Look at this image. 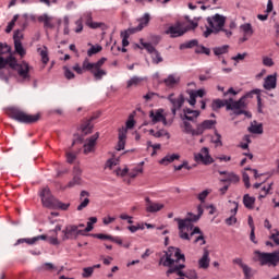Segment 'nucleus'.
<instances>
[{"instance_id":"f257e3e1","label":"nucleus","mask_w":279,"mask_h":279,"mask_svg":"<svg viewBox=\"0 0 279 279\" xmlns=\"http://www.w3.org/2000/svg\"><path fill=\"white\" fill-rule=\"evenodd\" d=\"M185 260L186 257H184V254H182L180 248L170 246L168 251L165 252V255L160 257L159 265L170 267L166 272L167 276L177 274V276H180L181 278L197 279V272L195 270H187L186 272L182 271L186 266L178 263H185Z\"/></svg>"},{"instance_id":"f03ea898","label":"nucleus","mask_w":279,"mask_h":279,"mask_svg":"<svg viewBox=\"0 0 279 279\" xmlns=\"http://www.w3.org/2000/svg\"><path fill=\"white\" fill-rule=\"evenodd\" d=\"M202 215H204V207L202 205L197 206V215L193 213H187V217L184 219L175 218L174 221L179 223V236L184 241H191V238L194 234H202V230L199 227L193 228V223L195 221H199L202 219Z\"/></svg>"},{"instance_id":"7ed1b4c3","label":"nucleus","mask_w":279,"mask_h":279,"mask_svg":"<svg viewBox=\"0 0 279 279\" xmlns=\"http://www.w3.org/2000/svg\"><path fill=\"white\" fill-rule=\"evenodd\" d=\"M5 53H10V46L0 44V69H5L9 64L11 69H17V74L22 77V82H29V64H19L12 56L3 57Z\"/></svg>"},{"instance_id":"20e7f679","label":"nucleus","mask_w":279,"mask_h":279,"mask_svg":"<svg viewBox=\"0 0 279 279\" xmlns=\"http://www.w3.org/2000/svg\"><path fill=\"white\" fill-rule=\"evenodd\" d=\"M207 25L206 31L203 33L205 38H208L210 34H219V32H225L227 38L232 36V31L223 29L226 25V16L220 14H215L210 17H207Z\"/></svg>"},{"instance_id":"39448f33","label":"nucleus","mask_w":279,"mask_h":279,"mask_svg":"<svg viewBox=\"0 0 279 279\" xmlns=\"http://www.w3.org/2000/svg\"><path fill=\"white\" fill-rule=\"evenodd\" d=\"M5 114L13 121H17V123H24L29 125L32 123H36L40 120V113L37 114H29L19 107H9L5 109Z\"/></svg>"},{"instance_id":"423d86ee","label":"nucleus","mask_w":279,"mask_h":279,"mask_svg":"<svg viewBox=\"0 0 279 279\" xmlns=\"http://www.w3.org/2000/svg\"><path fill=\"white\" fill-rule=\"evenodd\" d=\"M41 204L45 208H52L59 210H69L71 204L62 203L58 198H54L49 187H44L40 192Z\"/></svg>"},{"instance_id":"0eeeda50","label":"nucleus","mask_w":279,"mask_h":279,"mask_svg":"<svg viewBox=\"0 0 279 279\" xmlns=\"http://www.w3.org/2000/svg\"><path fill=\"white\" fill-rule=\"evenodd\" d=\"M106 60H108V59L102 57L96 63H90L88 61V58H86L83 61V69H85V71H89V73H92L94 75L95 80H97V81L102 80L104 76L108 75V72H106V70L101 69L104 66V64H106Z\"/></svg>"},{"instance_id":"6e6552de","label":"nucleus","mask_w":279,"mask_h":279,"mask_svg":"<svg viewBox=\"0 0 279 279\" xmlns=\"http://www.w3.org/2000/svg\"><path fill=\"white\" fill-rule=\"evenodd\" d=\"M106 60H108V59L102 57L96 63H90L88 61V58H86L83 61V69H85V71H89V73H92L94 75L95 80H97V81L102 80L104 76L108 75V72H106V70L101 69L104 66V64H106Z\"/></svg>"},{"instance_id":"1a4fd4ad","label":"nucleus","mask_w":279,"mask_h":279,"mask_svg":"<svg viewBox=\"0 0 279 279\" xmlns=\"http://www.w3.org/2000/svg\"><path fill=\"white\" fill-rule=\"evenodd\" d=\"M257 260L262 266L267 265V267H278L279 263V252L274 253H263L260 251H255Z\"/></svg>"},{"instance_id":"9d476101","label":"nucleus","mask_w":279,"mask_h":279,"mask_svg":"<svg viewBox=\"0 0 279 279\" xmlns=\"http://www.w3.org/2000/svg\"><path fill=\"white\" fill-rule=\"evenodd\" d=\"M80 235L84 236V231L77 229V225H68L62 230L61 239L62 241H75Z\"/></svg>"},{"instance_id":"9b49d317","label":"nucleus","mask_w":279,"mask_h":279,"mask_svg":"<svg viewBox=\"0 0 279 279\" xmlns=\"http://www.w3.org/2000/svg\"><path fill=\"white\" fill-rule=\"evenodd\" d=\"M194 160L198 165H213L215 160L210 156L208 147H203L199 153L194 154Z\"/></svg>"},{"instance_id":"f8f14e48","label":"nucleus","mask_w":279,"mask_h":279,"mask_svg":"<svg viewBox=\"0 0 279 279\" xmlns=\"http://www.w3.org/2000/svg\"><path fill=\"white\" fill-rule=\"evenodd\" d=\"M168 101H170V104H172V108H171V112L173 114V117H175L178 110H180V108H182V106H184V95H179L178 98H175V94H170L168 96Z\"/></svg>"},{"instance_id":"ddd939ff","label":"nucleus","mask_w":279,"mask_h":279,"mask_svg":"<svg viewBox=\"0 0 279 279\" xmlns=\"http://www.w3.org/2000/svg\"><path fill=\"white\" fill-rule=\"evenodd\" d=\"M149 19L150 17H149L148 13L144 14V16H143V19H141L140 24H138L137 27L130 28V29L124 31V32L121 33L122 38L128 39V38H130V34H135V32H141L143 29V27L148 25Z\"/></svg>"},{"instance_id":"4468645a","label":"nucleus","mask_w":279,"mask_h":279,"mask_svg":"<svg viewBox=\"0 0 279 279\" xmlns=\"http://www.w3.org/2000/svg\"><path fill=\"white\" fill-rule=\"evenodd\" d=\"M98 138H99V133H96L86 140V143L83 146V153L85 155L93 154L95 151V147L97 145Z\"/></svg>"},{"instance_id":"2eb2a0df","label":"nucleus","mask_w":279,"mask_h":279,"mask_svg":"<svg viewBox=\"0 0 279 279\" xmlns=\"http://www.w3.org/2000/svg\"><path fill=\"white\" fill-rule=\"evenodd\" d=\"M217 125V121L215 120H205L202 123L196 125V136H202L206 132V130H213Z\"/></svg>"},{"instance_id":"dca6fc26","label":"nucleus","mask_w":279,"mask_h":279,"mask_svg":"<svg viewBox=\"0 0 279 279\" xmlns=\"http://www.w3.org/2000/svg\"><path fill=\"white\" fill-rule=\"evenodd\" d=\"M82 169L74 167L73 179L64 186V189H74V186H82Z\"/></svg>"},{"instance_id":"f3484780","label":"nucleus","mask_w":279,"mask_h":279,"mask_svg":"<svg viewBox=\"0 0 279 279\" xmlns=\"http://www.w3.org/2000/svg\"><path fill=\"white\" fill-rule=\"evenodd\" d=\"M166 34H170L171 38H180V36H184L186 34V29L182 28V24L177 23L173 26H170Z\"/></svg>"},{"instance_id":"a211bd4d","label":"nucleus","mask_w":279,"mask_h":279,"mask_svg":"<svg viewBox=\"0 0 279 279\" xmlns=\"http://www.w3.org/2000/svg\"><path fill=\"white\" fill-rule=\"evenodd\" d=\"M163 112H165V110H162V109H158L156 111L151 110L149 112V117L154 124L160 123V121H161V123H163V125H167V117H165V114H162Z\"/></svg>"},{"instance_id":"6ab92c4d","label":"nucleus","mask_w":279,"mask_h":279,"mask_svg":"<svg viewBox=\"0 0 279 279\" xmlns=\"http://www.w3.org/2000/svg\"><path fill=\"white\" fill-rule=\"evenodd\" d=\"M187 95H190V98L187 99V102L190 104V106H195V104H197V97H204V95H206V90L204 89H198V90H194V89H187L186 90Z\"/></svg>"},{"instance_id":"aec40b11","label":"nucleus","mask_w":279,"mask_h":279,"mask_svg":"<svg viewBox=\"0 0 279 279\" xmlns=\"http://www.w3.org/2000/svg\"><path fill=\"white\" fill-rule=\"evenodd\" d=\"M146 202V213H160L165 208V204L154 203L149 197L145 198Z\"/></svg>"},{"instance_id":"412c9836","label":"nucleus","mask_w":279,"mask_h":279,"mask_svg":"<svg viewBox=\"0 0 279 279\" xmlns=\"http://www.w3.org/2000/svg\"><path fill=\"white\" fill-rule=\"evenodd\" d=\"M227 105V110H239V109H245V97L240 98L238 101H234V99L229 98Z\"/></svg>"},{"instance_id":"4be33fe9","label":"nucleus","mask_w":279,"mask_h":279,"mask_svg":"<svg viewBox=\"0 0 279 279\" xmlns=\"http://www.w3.org/2000/svg\"><path fill=\"white\" fill-rule=\"evenodd\" d=\"M93 121H95V117L87 119L81 124L82 136H87V134H93Z\"/></svg>"},{"instance_id":"5701e85b","label":"nucleus","mask_w":279,"mask_h":279,"mask_svg":"<svg viewBox=\"0 0 279 279\" xmlns=\"http://www.w3.org/2000/svg\"><path fill=\"white\" fill-rule=\"evenodd\" d=\"M126 138H128V129H125V126H122L121 129H119V141L117 146L118 151L125 149Z\"/></svg>"},{"instance_id":"b1692460","label":"nucleus","mask_w":279,"mask_h":279,"mask_svg":"<svg viewBox=\"0 0 279 279\" xmlns=\"http://www.w3.org/2000/svg\"><path fill=\"white\" fill-rule=\"evenodd\" d=\"M62 231V226L57 225L53 230L49 231V234H52L48 238L50 245H60V240H58V233Z\"/></svg>"},{"instance_id":"393cba45","label":"nucleus","mask_w":279,"mask_h":279,"mask_svg":"<svg viewBox=\"0 0 279 279\" xmlns=\"http://www.w3.org/2000/svg\"><path fill=\"white\" fill-rule=\"evenodd\" d=\"M38 241H47V235L41 234L34 238L20 239L16 242V245H21V243H27V245H35Z\"/></svg>"},{"instance_id":"a878e982","label":"nucleus","mask_w":279,"mask_h":279,"mask_svg":"<svg viewBox=\"0 0 279 279\" xmlns=\"http://www.w3.org/2000/svg\"><path fill=\"white\" fill-rule=\"evenodd\" d=\"M197 117H199V111L186 108L183 110V116H181V119L183 121L184 119H186V121H195Z\"/></svg>"},{"instance_id":"bb28decb","label":"nucleus","mask_w":279,"mask_h":279,"mask_svg":"<svg viewBox=\"0 0 279 279\" xmlns=\"http://www.w3.org/2000/svg\"><path fill=\"white\" fill-rule=\"evenodd\" d=\"M199 269H208L210 267V253L208 250H205L202 258L198 260Z\"/></svg>"},{"instance_id":"cd10ccee","label":"nucleus","mask_w":279,"mask_h":279,"mask_svg":"<svg viewBox=\"0 0 279 279\" xmlns=\"http://www.w3.org/2000/svg\"><path fill=\"white\" fill-rule=\"evenodd\" d=\"M163 84L168 88H174V86H178L180 84V76H178L175 74H170V75H168L167 78L163 80Z\"/></svg>"},{"instance_id":"c85d7f7f","label":"nucleus","mask_w":279,"mask_h":279,"mask_svg":"<svg viewBox=\"0 0 279 279\" xmlns=\"http://www.w3.org/2000/svg\"><path fill=\"white\" fill-rule=\"evenodd\" d=\"M278 80L276 78V74L268 75L264 81V88L265 90H274L277 86Z\"/></svg>"},{"instance_id":"c756f323","label":"nucleus","mask_w":279,"mask_h":279,"mask_svg":"<svg viewBox=\"0 0 279 279\" xmlns=\"http://www.w3.org/2000/svg\"><path fill=\"white\" fill-rule=\"evenodd\" d=\"M89 193L86 191L81 192V204L77 206V210H84L88 204H90Z\"/></svg>"},{"instance_id":"7c9ffc66","label":"nucleus","mask_w":279,"mask_h":279,"mask_svg":"<svg viewBox=\"0 0 279 279\" xmlns=\"http://www.w3.org/2000/svg\"><path fill=\"white\" fill-rule=\"evenodd\" d=\"M233 209H231V216L226 219L227 226H233L236 222V213H239V203L233 202Z\"/></svg>"},{"instance_id":"2f4dec72","label":"nucleus","mask_w":279,"mask_h":279,"mask_svg":"<svg viewBox=\"0 0 279 279\" xmlns=\"http://www.w3.org/2000/svg\"><path fill=\"white\" fill-rule=\"evenodd\" d=\"M228 104H229L228 99H226V100L215 99L211 102V109L215 112H217V110H221V108L226 107V109L228 110Z\"/></svg>"},{"instance_id":"473e14b6","label":"nucleus","mask_w":279,"mask_h":279,"mask_svg":"<svg viewBox=\"0 0 279 279\" xmlns=\"http://www.w3.org/2000/svg\"><path fill=\"white\" fill-rule=\"evenodd\" d=\"M184 134H191V136H197V129H193V125L189 121L183 120V125H181Z\"/></svg>"},{"instance_id":"72a5a7b5","label":"nucleus","mask_w":279,"mask_h":279,"mask_svg":"<svg viewBox=\"0 0 279 279\" xmlns=\"http://www.w3.org/2000/svg\"><path fill=\"white\" fill-rule=\"evenodd\" d=\"M243 204L245 208H248V210H252L254 208V204H256V198L254 196H250V194H245L243 196Z\"/></svg>"},{"instance_id":"f704fd0d","label":"nucleus","mask_w":279,"mask_h":279,"mask_svg":"<svg viewBox=\"0 0 279 279\" xmlns=\"http://www.w3.org/2000/svg\"><path fill=\"white\" fill-rule=\"evenodd\" d=\"M240 180L241 179L239 178V175H236L233 172H229L225 179L220 180V182H229L230 184H236L239 183Z\"/></svg>"},{"instance_id":"c9c22d12","label":"nucleus","mask_w":279,"mask_h":279,"mask_svg":"<svg viewBox=\"0 0 279 279\" xmlns=\"http://www.w3.org/2000/svg\"><path fill=\"white\" fill-rule=\"evenodd\" d=\"M174 160H180V155L178 154H172V155H167L160 160V165H171Z\"/></svg>"},{"instance_id":"e433bc0d","label":"nucleus","mask_w":279,"mask_h":279,"mask_svg":"<svg viewBox=\"0 0 279 279\" xmlns=\"http://www.w3.org/2000/svg\"><path fill=\"white\" fill-rule=\"evenodd\" d=\"M150 136H154L155 138H162V136H167V138H171V135L167 130H159V131H154V129L149 130Z\"/></svg>"},{"instance_id":"4c0bfd02","label":"nucleus","mask_w":279,"mask_h":279,"mask_svg":"<svg viewBox=\"0 0 279 279\" xmlns=\"http://www.w3.org/2000/svg\"><path fill=\"white\" fill-rule=\"evenodd\" d=\"M38 53L41 57V62L44 64H48L49 62V51L47 50V47L38 48Z\"/></svg>"},{"instance_id":"58836bf2","label":"nucleus","mask_w":279,"mask_h":279,"mask_svg":"<svg viewBox=\"0 0 279 279\" xmlns=\"http://www.w3.org/2000/svg\"><path fill=\"white\" fill-rule=\"evenodd\" d=\"M198 45H199V41L197 39H192L190 41L181 44L179 49L183 51V49H193V47H197Z\"/></svg>"},{"instance_id":"ea45409f","label":"nucleus","mask_w":279,"mask_h":279,"mask_svg":"<svg viewBox=\"0 0 279 279\" xmlns=\"http://www.w3.org/2000/svg\"><path fill=\"white\" fill-rule=\"evenodd\" d=\"M240 29H242V32L245 36H251L252 37L253 34H254V29L252 28V24H250V23L241 25Z\"/></svg>"},{"instance_id":"a19ab883","label":"nucleus","mask_w":279,"mask_h":279,"mask_svg":"<svg viewBox=\"0 0 279 279\" xmlns=\"http://www.w3.org/2000/svg\"><path fill=\"white\" fill-rule=\"evenodd\" d=\"M39 21L44 23V27L47 29H53V23H51V17L49 15H43Z\"/></svg>"},{"instance_id":"79ce46f5","label":"nucleus","mask_w":279,"mask_h":279,"mask_svg":"<svg viewBox=\"0 0 279 279\" xmlns=\"http://www.w3.org/2000/svg\"><path fill=\"white\" fill-rule=\"evenodd\" d=\"M150 58L153 60V64H160V62H163L162 54L157 50L153 54H150Z\"/></svg>"},{"instance_id":"37998d69","label":"nucleus","mask_w":279,"mask_h":279,"mask_svg":"<svg viewBox=\"0 0 279 279\" xmlns=\"http://www.w3.org/2000/svg\"><path fill=\"white\" fill-rule=\"evenodd\" d=\"M143 82V77L133 76L131 80L128 81V88H132V86H138Z\"/></svg>"},{"instance_id":"c03bdc74","label":"nucleus","mask_w":279,"mask_h":279,"mask_svg":"<svg viewBox=\"0 0 279 279\" xmlns=\"http://www.w3.org/2000/svg\"><path fill=\"white\" fill-rule=\"evenodd\" d=\"M248 132L252 134H263V124H251Z\"/></svg>"},{"instance_id":"a18cd8bd","label":"nucleus","mask_w":279,"mask_h":279,"mask_svg":"<svg viewBox=\"0 0 279 279\" xmlns=\"http://www.w3.org/2000/svg\"><path fill=\"white\" fill-rule=\"evenodd\" d=\"M19 21V14H15L12 19V21L8 24L7 28H5V33L10 34V32H12V29H14V26L16 25V22Z\"/></svg>"},{"instance_id":"49530a36","label":"nucleus","mask_w":279,"mask_h":279,"mask_svg":"<svg viewBox=\"0 0 279 279\" xmlns=\"http://www.w3.org/2000/svg\"><path fill=\"white\" fill-rule=\"evenodd\" d=\"M14 47H15V51L16 53H19V56H21V58H23V56H25V48H23V44L21 41H16L14 43Z\"/></svg>"},{"instance_id":"de8ad7c7","label":"nucleus","mask_w":279,"mask_h":279,"mask_svg":"<svg viewBox=\"0 0 279 279\" xmlns=\"http://www.w3.org/2000/svg\"><path fill=\"white\" fill-rule=\"evenodd\" d=\"M271 186H274V183H270L268 187H263L259 193L258 199H265V197L269 195V191H271Z\"/></svg>"},{"instance_id":"09e8293b","label":"nucleus","mask_w":279,"mask_h":279,"mask_svg":"<svg viewBox=\"0 0 279 279\" xmlns=\"http://www.w3.org/2000/svg\"><path fill=\"white\" fill-rule=\"evenodd\" d=\"M104 48L101 46H92L89 50L87 51V56L92 58V56H95V53H99Z\"/></svg>"},{"instance_id":"8fccbe9b","label":"nucleus","mask_w":279,"mask_h":279,"mask_svg":"<svg viewBox=\"0 0 279 279\" xmlns=\"http://www.w3.org/2000/svg\"><path fill=\"white\" fill-rule=\"evenodd\" d=\"M242 271L244 274L245 279H252V277L254 276V274L252 272V269L247 265L242 267Z\"/></svg>"},{"instance_id":"3c124183","label":"nucleus","mask_w":279,"mask_h":279,"mask_svg":"<svg viewBox=\"0 0 279 279\" xmlns=\"http://www.w3.org/2000/svg\"><path fill=\"white\" fill-rule=\"evenodd\" d=\"M228 51V46H221L214 48L215 56H223Z\"/></svg>"},{"instance_id":"603ef678","label":"nucleus","mask_w":279,"mask_h":279,"mask_svg":"<svg viewBox=\"0 0 279 279\" xmlns=\"http://www.w3.org/2000/svg\"><path fill=\"white\" fill-rule=\"evenodd\" d=\"M272 232L274 233H271L269 235V239H270V241H274V243L276 245H279V238H278L279 236V230L278 229H274Z\"/></svg>"},{"instance_id":"864d4df0","label":"nucleus","mask_w":279,"mask_h":279,"mask_svg":"<svg viewBox=\"0 0 279 279\" xmlns=\"http://www.w3.org/2000/svg\"><path fill=\"white\" fill-rule=\"evenodd\" d=\"M195 53H205V56H210V48L197 46V48L195 49Z\"/></svg>"},{"instance_id":"5fc2aeb1","label":"nucleus","mask_w":279,"mask_h":279,"mask_svg":"<svg viewBox=\"0 0 279 279\" xmlns=\"http://www.w3.org/2000/svg\"><path fill=\"white\" fill-rule=\"evenodd\" d=\"M94 271H95V267L84 268L82 276H83V278H90V276H93Z\"/></svg>"},{"instance_id":"6e6d98bb","label":"nucleus","mask_w":279,"mask_h":279,"mask_svg":"<svg viewBox=\"0 0 279 279\" xmlns=\"http://www.w3.org/2000/svg\"><path fill=\"white\" fill-rule=\"evenodd\" d=\"M142 46L144 47V49H146V51H148V53H150V56L154 54L155 51H158L156 50V48L149 44V43H142Z\"/></svg>"},{"instance_id":"4d7b16f0","label":"nucleus","mask_w":279,"mask_h":279,"mask_svg":"<svg viewBox=\"0 0 279 279\" xmlns=\"http://www.w3.org/2000/svg\"><path fill=\"white\" fill-rule=\"evenodd\" d=\"M63 71H64V76L66 80L75 78V73H73V71H71L68 66H63Z\"/></svg>"},{"instance_id":"13d9d810","label":"nucleus","mask_w":279,"mask_h":279,"mask_svg":"<svg viewBox=\"0 0 279 279\" xmlns=\"http://www.w3.org/2000/svg\"><path fill=\"white\" fill-rule=\"evenodd\" d=\"M76 28L74 29L75 34H82V32L84 31V24L82 19L77 20L75 22Z\"/></svg>"},{"instance_id":"bf43d9fd","label":"nucleus","mask_w":279,"mask_h":279,"mask_svg":"<svg viewBox=\"0 0 279 279\" xmlns=\"http://www.w3.org/2000/svg\"><path fill=\"white\" fill-rule=\"evenodd\" d=\"M95 239H99L100 241H111L112 235L104 234V233H96L94 234Z\"/></svg>"},{"instance_id":"052dcab7","label":"nucleus","mask_w":279,"mask_h":279,"mask_svg":"<svg viewBox=\"0 0 279 279\" xmlns=\"http://www.w3.org/2000/svg\"><path fill=\"white\" fill-rule=\"evenodd\" d=\"M233 113L236 117H240V114H245V117H247L248 119H251L252 113H250L248 111H245L244 109H233Z\"/></svg>"},{"instance_id":"680f3d73","label":"nucleus","mask_w":279,"mask_h":279,"mask_svg":"<svg viewBox=\"0 0 279 279\" xmlns=\"http://www.w3.org/2000/svg\"><path fill=\"white\" fill-rule=\"evenodd\" d=\"M128 230H130V232H138V230H145V225H137V226H129Z\"/></svg>"},{"instance_id":"e2e57ef3","label":"nucleus","mask_w":279,"mask_h":279,"mask_svg":"<svg viewBox=\"0 0 279 279\" xmlns=\"http://www.w3.org/2000/svg\"><path fill=\"white\" fill-rule=\"evenodd\" d=\"M72 70L75 71V73H77L78 75H82V73L86 71V69H84V63L82 64V66L76 63L75 65H73Z\"/></svg>"},{"instance_id":"0e129e2a","label":"nucleus","mask_w":279,"mask_h":279,"mask_svg":"<svg viewBox=\"0 0 279 279\" xmlns=\"http://www.w3.org/2000/svg\"><path fill=\"white\" fill-rule=\"evenodd\" d=\"M263 64H264V66H274V59H271L269 57H264Z\"/></svg>"},{"instance_id":"69168bd1","label":"nucleus","mask_w":279,"mask_h":279,"mask_svg":"<svg viewBox=\"0 0 279 279\" xmlns=\"http://www.w3.org/2000/svg\"><path fill=\"white\" fill-rule=\"evenodd\" d=\"M136 121H134V118L130 117L129 120L126 121V128L125 130H132L135 125Z\"/></svg>"},{"instance_id":"338daca9","label":"nucleus","mask_w":279,"mask_h":279,"mask_svg":"<svg viewBox=\"0 0 279 279\" xmlns=\"http://www.w3.org/2000/svg\"><path fill=\"white\" fill-rule=\"evenodd\" d=\"M210 192L208 190H205L201 194H198L199 202H205Z\"/></svg>"},{"instance_id":"774afa93","label":"nucleus","mask_w":279,"mask_h":279,"mask_svg":"<svg viewBox=\"0 0 279 279\" xmlns=\"http://www.w3.org/2000/svg\"><path fill=\"white\" fill-rule=\"evenodd\" d=\"M213 142L217 147H221L223 145V143H221V134L216 133V138H214Z\"/></svg>"}]
</instances>
